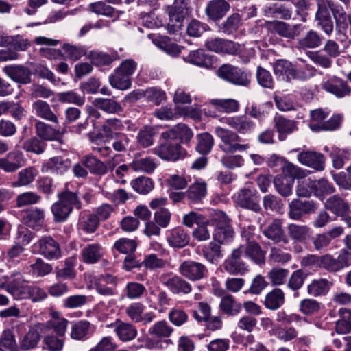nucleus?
<instances>
[{
	"instance_id": "1",
	"label": "nucleus",
	"mask_w": 351,
	"mask_h": 351,
	"mask_svg": "<svg viewBox=\"0 0 351 351\" xmlns=\"http://www.w3.org/2000/svg\"><path fill=\"white\" fill-rule=\"evenodd\" d=\"M58 201L53 203L51 207L55 222L62 223L65 221L73 208L81 209L82 203L77 194L66 190L58 195Z\"/></svg>"
},
{
	"instance_id": "2",
	"label": "nucleus",
	"mask_w": 351,
	"mask_h": 351,
	"mask_svg": "<svg viewBox=\"0 0 351 351\" xmlns=\"http://www.w3.org/2000/svg\"><path fill=\"white\" fill-rule=\"evenodd\" d=\"M210 221L215 227L213 235L215 242L225 245L233 239L234 232L231 221L224 212L219 210H213L210 213Z\"/></svg>"
},
{
	"instance_id": "3",
	"label": "nucleus",
	"mask_w": 351,
	"mask_h": 351,
	"mask_svg": "<svg viewBox=\"0 0 351 351\" xmlns=\"http://www.w3.org/2000/svg\"><path fill=\"white\" fill-rule=\"evenodd\" d=\"M137 63L132 59L123 60L114 73L109 77L111 86L120 90H126L131 86V77L135 72Z\"/></svg>"
},
{
	"instance_id": "4",
	"label": "nucleus",
	"mask_w": 351,
	"mask_h": 351,
	"mask_svg": "<svg viewBox=\"0 0 351 351\" xmlns=\"http://www.w3.org/2000/svg\"><path fill=\"white\" fill-rule=\"evenodd\" d=\"M167 13L169 22L167 30L169 34H178L184 26V20L189 14L188 3L186 0H174L172 5L168 6Z\"/></svg>"
},
{
	"instance_id": "5",
	"label": "nucleus",
	"mask_w": 351,
	"mask_h": 351,
	"mask_svg": "<svg viewBox=\"0 0 351 351\" xmlns=\"http://www.w3.org/2000/svg\"><path fill=\"white\" fill-rule=\"evenodd\" d=\"M215 134L221 140L220 149L226 153H234L243 152L250 147L249 144L240 143L242 141L239 134L230 130L221 127H217L215 130Z\"/></svg>"
},
{
	"instance_id": "6",
	"label": "nucleus",
	"mask_w": 351,
	"mask_h": 351,
	"mask_svg": "<svg viewBox=\"0 0 351 351\" xmlns=\"http://www.w3.org/2000/svg\"><path fill=\"white\" fill-rule=\"evenodd\" d=\"M163 141V143H161L153 149L154 154L161 159L176 162L186 156V150L182 147L180 143L173 141V139Z\"/></svg>"
},
{
	"instance_id": "7",
	"label": "nucleus",
	"mask_w": 351,
	"mask_h": 351,
	"mask_svg": "<svg viewBox=\"0 0 351 351\" xmlns=\"http://www.w3.org/2000/svg\"><path fill=\"white\" fill-rule=\"evenodd\" d=\"M1 288L5 289L16 299L29 298L30 286L25 285L26 280L19 271L13 272L10 276H3Z\"/></svg>"
},
{
	"instance_id": "8",
	"label": "nucleus",
	"mask_w": 351,
	"mask_h": 351,
	"mask_svg": "<svg viewBox=\"0 0 351 351\" xmlns=\"http://www.w3.org/2000/svg\"><path fill=\"white\" fill-rule=\"evenodd\" d=\"M351 264V253L343 249L337 258L329 254L319 256V267L330 273H336Z\"/></svg>"
},
{
	"instance_id": "9",
	"label": "nucleus",
	"mask_w": 351,
	"mask_h": 351,
	"mask_svg": "<svg viewBox=\"0 0 351 351\" xmlns=\"http://www.w3.org/2000/svg\"><path fill=\"white\" fill-rule=\"evenodd\" d=\"M217 75L230 83L247 86L250 84L249 75L238 66L224 64L217 71Z\"/></svg>"
},
{
	"instance_id": "10",
	"label": "nucleus",
	"mask_w": 351,
	"mask_h": 351,
	"mask_svg": "<svg viewBox=\"0 0 351 351\" xmlns=\"http://www.w3.org/2000/svg\"><path fill=\"white\" fill-rule=\"evenodd\" d=\"M235 203L243 209L258 213L262 208L260 204V196L256 190L250 188L241 189L236 195Z\"/></svg>"
},
{
	"instance_id": "11",
	"label": "nucleus",
	"mask_w": 351,
	"mask_h": 351,
	"mask_svg": "<svg viewBox=\"0 0 351 351\" xmlns=\"http://www.w3.org/2000/svg\"><path fill=\"white\" fill-rule=\"evenodd\" d=\"M243 255V247L232 250L231 254L223 263V269L230 275H243L248 270L245 263L241 260Z\"/></svg>"
},
{
	"instance_id": "12",
	"label": "nucleus",
	"mask_w": 351,
	"mask_h": 351,
	"mask_svg": "<svg viewBox=\"0 0 351 351\" xmlns=\"http://www.w3.org/2000/svg\"><path fill=\"white\" fill-rule=\"evenodd\" d=\"M179 271L183 277L192 281L203 279L208 274V269L204 264L191 260L182 263Z\"/></svg>"
},
{
	"instance_id": "13",
	"label": "nucleus",
	"mask_w": 351,
	"mask_h": 351,
	"mask_svg": "<svg viewBox=\"0 0 351 351\" xmlns=\"http://www.w3.org/2000/svg\"><path fill=\"white\" fill-rule=\"evenodd\" d=\"M283 219L275 218L271 219L263 229V234L274 243H287L288 239L283 228Z\"/></svg>"
},
{
	"instance_id": "14",
	"label": "nucleus",
	"mask_w": 351,
	"mask_h": 351,
	"mask_svg": "<svg viewBox=\"0 0 351 351\" xmlns=\"http://www.w3.org/2000/svg\"><path fill=\"white\" fill-rule=\"evenodd\" d=\"M316 204L313 200L293 199L289 204L288 215L293 220H300L304 215L315 212Z\"/></svg>"
},
{
	"instance_id": "15",
	"label": "nucleus",
	"mask_w": 351,
	"mask_h": 351,
	"mask_svg": "<svg viewBox=\"0 0 351 351\" xmlns=\"http://www.w3.org/2000/svg\"><path fill=\"white\" fill-rule=\"evenodd\" d=\"M322 88L338 98L349 95L351 88L346 81L336 76H332L322 83Z\"/></svg>"
},
{
	"instance_id": "16",
	"label": "nucleus",
	"mask_w": 351,
	"mask_h": 351,
	"mask_svg": "<svg viewBox=\"0 0 351 351\" xmlns=\"http://www.w3.org/2000/svg\"><path fill=\"white\" fill-rule=\"evenodd\" d=\"M272 27L275 33L289 40H294L306 29V27L302 24L298 23L291 25L282 21H274L272 23Z\"/></svg>"
},
{
	"instance_id": "17",
	"label": "nucleus",
	"mask_w": 351,
	"mask_h": 351,
	"mask_svg": "<svg viewBox=\"0 0 351 351\" xmlns=\"http://www.w3.org/2000/svg\"><path fill=\"white\" fill-rule=\"evenodd\" d=\"M230 10V5L226 0H210L205 8L208 19L213 22L219 21Z\"/></svg>"
},
{
	"instance_id": "18",
	"label": "nucleus",
	"mask_w": 351,
	"mask_h": 351,
	"mask_svg": "<svg viewBox=\"0 0 351 351\" xmlns=\"http://www.w3.org/2000/svg\"><path fill=\"white\" fill-rule=\"evenodd\" d=\"M193 136V133L190 128L184 123H178L172 128L161 133L162 140L179 139L180 143L188 144Z\"/></svg>"
},
{
	"instance_id": "19",
	"label": "nucleus",
	"mask_w": 351,
	"mask_h": 351,
	"mask_svg": "<svg viewBox=\"0 0 351 351\" xmlns=\"http://www.w3.org/2000/svg\"><path fill=\"white\" fill-rule=\"evenodd\" d=\"M206 47L216 53H224L235 55L239 51V45L236 43L223 38H215L208 40Z\"/></svg>"
},
{
	"instance_id": "20",
	"label": "nucleus",
	"mask_w": 351,
	"mask_h": 351,
	"mask_svg": "<svg viewBox=\"0 0 351 351\" xmlns=\"http://www.w3.org/2000/svg\"><path fill=\"white\" fill-rule=\"evenodd\" d=\"M298 160L300 163L313 169L321 171L325 168V157L319 152L313 151L302 152L298 155Z\"/></svg>"
},
{
	"instance_id": "21",
	"label": "nucleus",
	"mask_w": 351,
	"mask_h": 351,
	"mask_svg": "<svg viewBox=\"0 0 351 351\" xmlns=\"http://www.w3.org/2000/svg\"><path fill=\"white\" fill-rule=\"evenodd\" d=\"M39 252L47 259H58L61 256L58 243L51 237L41 238L38 242Z\"/></svg>"
},
{
	"instance_id": "22",
	"label": "nucleus",
	"mask_w": 351,
	"mask_h": 351,
	"mask_svg": "<svg viewBox=\"0 0 351 351\" xmlns=\"http://www.w3.org/2000/svg\"><path fill=\"white\" fill-rule=\"evenodd\" d=\"M3 72L17 83L27 84L31 82V71L23 65L6 66L3 68Z\"/></svg>"
},
{
	"instance_id": "23",
	"label": "nucleus",
	"mask_w": 351,
	"mask_h": 351,
	"mask_svg": "<svg viewBox=\"0 0 351 351\" xmlns=\"http://www.w3.org/2000/svg\"><path fill=\"white\" fill-rule=\"evenodd\" d=\"M23 163V154L19 151H12L5 157L0 158V169L12 173L20 169Z\"/></svg>"
},
{
	"instance_id": "24",
	"label": "nucleus",
	"mask_w": 351,
	"mask_h": 351,
	"mask_svg": "<svg viewBox=\"0 0 351 351\" xmlns=\"http://www.w3.org/2000/svg\"><path fill=\"white\" fill-rule=\"evenodd\" d=\"M36 133L43 141H58L62 143V133L60 130L54 129L50 125L43 121H36L35 123Z\"/></svg>"
},
{
	"instance_id": "25",
	"label": "nucleus",
	"mask_w": 351,
	"mask_h": 351,
	"mask_svg": "<svg viewBox=\"0 0 351 351\" xmlns=\"http://www.w3.org/2000/svg\"><path fill=\"white\" fill-rule=\"evenodd\" d=\"M81 255L84 263L95 264L102 258L104 248L99 243L88 244L82 248Z\"/></svg>"
},
{
	"instance_id": "26",
	"label": "nucleus",
	"mask_w": 351,
	"mask_h": 351,
	"mask_svg": "<svg viewBox=\"0 0 351 351\" xmlns=\"http://www.w3.org/2000/svg\"><path fill=\"white\" fill-rule=\"evenodd\" d=\"M265 14L267 16L280 19L282 20H290L292 18V8L284 3H275L265 9Z\"/></svg>"
},
{
	"instance_id": "27",
	"label": "nucleus",
	"mask_w": 351,
	"mask_h": 351,
	"mask_svg": "<svg viewBox=\"0 0 351 351\" xmlns=\"http://www.w3.org/2000/svg\"><path fill=\"white\" fill-rule=\"evenodd\" d=\"M323 37L316 31L311 29L298 40V47L300 49H315L322 45Z\"/></svg>"
},
{
	"instance_id": "28",
	"label": "nucleus",
	"mask_w": 351,
	"mask_h": 351,
	"mask_svg": "<svg viewBox=\"0 0 351 351\" xmlns=\"http://www.w3.org/2000/svg\"><path fill=\"white\" fill-rule=\"evenodd\" d=\"M226 123L240 134L249 133L254 127V123L245 116L228 118L226 120Z\"/></svg>"
},
{
	"instance_id": "29",
	"label": "nucleus",
	"mask_w": 351,
	"mask_h": 351,
	"mask_svg": "<svg viewBox=\"0 0 351 351\" xmlns=\"http://www.w3.org/2000/svg\"><path fill=\"white\" fill-rule=\"evenodd\" d=\"M165 285L175 294H189L192 291L191 284L186 280L178 276L169 278Z\"/></svg>"
},
{
	"instance_id": "30",
	"label": "nucleus",
	"mask_w": 351,
	"mask_h": 351,
	"mask_svg": "<svg viewBox=\"0 0 351 351\" xmlns=\"http://www.w3.org/2000/svg\"><path fill=\"white\" fill-rule=\"evenodd\" d=\"M242 25V17L239 13H232L219 25V31L225 35L235 33Z\"/></svg>"
},
{
	"instance_id": "31",
	"label": "nucleus",
	"mask_w": 351,
	"mask_h": 351,
	"mask_svg": "<svg viewBox=\"0 0 351 351\" xmlns=\"http://www.w3.org/2000/svg\"><path fill=\"white\" fill-rule=\"evenodd\" d=\"M274 126L278 132L280 141H284L288 134L297 129L295 121L287 119L282 116L275 118Z\"/></svg>"
},
{
	"instance_id": "32",
	"label": "nucleus",
	"mask_w": 351,
	"mask_h": 351,
	"mask_svg": "<svg viewBox=\"0 0 351 351\" xmlns=\"http://www.w3.org/2000/svg\"><path fill=\"white\" fill-rule=\"evenodd\" d=\"M189 234L182 228H177L168 231L167 241L173 247H183L189 243Z\"/></svg>"
},
{
	"instance_id": "33",
	"label": "nucleus",
	"mask_w": 351,
	"mask_h": 351,
	"mask_svg": "<svg viewBox=\"0 0 351 351\" xmlns=\"http://www.w3.org/2000/svg\"><path fill=\"white\" fill-rule=\"evenodd\" d=\"M45 211L40 208H32L27 211L25 223L34 230H40L45 222Z\"/></svg>"
},
{
	"instance_id": "34",
	"label": "nucleus",
	"mask_w": 351,
	"mask_h": 351,
	"mask_svg": "<svg viewBox=\"0 0 351 351\" xmlns=\"http://www.w3.org/2000/svg\"><path fill=\"white\" fill-rule=\"evenodd\" d=\"M93 104L96 108L108 114H117L123 110L121 104L114 98H96Z\"/></svg>"
},
{
	"instance_id": "35",
	"label": "nucleus",
	"mask_w": 351,
	"mask_h": 351,
	"mask_svg": "<svg viewBox=\"0 0 351 351\" xmlns=\"http://www.w3.org/2000/svg\"><path fill=\"white\" fill-rule=\"evenodd\" d=\"M221 245L214 240L205 245L202 247L203 256L210 263L217 264L219 260L223 257Z\"/></svg>"
},
{
	"instance_id": "36",
	"label": "nucleus",
	"mask_w": 351,
	"mask_h": 351,
	"mask_svg": "<svg viewBox=\"0 0 351 351\" xmlns=\"http://www.w3.org/2000/svg\"><path fill=\"white\" fill-rule=\"evenodd\" d=\"M36 114L41 119L51 123H58V117L53 113L49 104L42 100H38L32 105Z\"/></svg>"
},
{
	"instance_id": "37",
	"label": "nucleus",
	"mask_w": 351,
	"mask_h": 351,
	"mask_svg": "<svg viewBox=\"0 0 351 351\" xmlns=\"http://www.w3.org/2000/svg\"><path fill=\"white\" fill-rule=\"evenodd\" d=\"M115 332L123 341H128L134 339L137 335V330L132 324L117 320L115 323Z\"/></svg>"
},
{
	"instance_id": "38",
	"label": "nucleus",
	"mask_w": 351,
	"mask_h": 351,
	"mask_svg": "<svg viewBox=\"0 0 351 351\" xmlns=\"http://www.w3.org/2000/svg\"><path fill=\"white\" fill-rule=\"evenodd\" d=\"M284 302V292L279 288H275L265 295L264 304L267 308L274 311L278 309Z\"/></svg>"
},
{
	"instance_id": "39",
	"label": "nucleus",
	"mask_w": 351,
	"mask_h": 351,
	"mask_svg": "<svg viewBox=\"0 0 351 351\" xmlns=\"http://www.w3.org/2000/svg\"><path fill=\"white\" fill-rule=\"evenodd\" d=\"M324 206L326 209L336 215L349 211L348 204L339 195H334L328 198L324 203Z\"/></svg>"
},
{
	"instance_id": "40",
	"label": "nucleus",
	"mask_w": 351,
	"mask_h": 351,
	"mask_svg": "<svg viewBox=\"0 0 351 351\" xmlns=\"http://www.w3.org/2000/svg\"><path fill=\"white\" fill-rule=\"evenodd\" d=\"M83 164L86 169L94 175L104 176L106 174L105 163L93 155H86L82 157Z\"/></svg>"
},
{
	"instance_id": "41",
	"label": "nucleus",
	"mask_w": 351,
	"mask_h": 351,
	"mask_svg": "<svg viewBox=\"0 0 351 351\" xmlns=\"http://www.w3.org/2000/svg\"><path fill=\"white\" fill-rule=\"evenodd\" d=\"M185 60L191 64L205 68H208L213 64L211 56L206 54L203 49L191 51Z\"/></svg>"
},
{
	"instance_id": "42",
	"label": "nucleus",
	"mask_w": 351,
	"mask_h": 351,
	"mask_svg": "<svg viewBox=\"0 0 351 351\" xmlns=\"http://www.w3.org/2000/svg\"><path fill=\"white\" fill-rule=\"evenodd\" d=\"M173 328L165 320L156 322L148 330V335L153 338L162 339L169 337L173 332Z\"/></svg>"
},
{
	"instance_id": "43",
	"label": "nucleus",
	"mask_w": 351,
	"mask_h": 351,
	"mask_svg": "<svg viewBox=\"0 0 351 351\" xmlns=\"http://www.w3.org/2000/svg\"><path fill=\"white\" fill-rule=\"evenodd\" d=\"M93 331V326L88 321L80 320L73 324L71 337L74 339L84 340Z\"/></svg>"
},
{
	"instance_id": "44",
	"label": "nucleus",
	"mask_w": 351,
	"mask_h": 351,
	"mask_svg": "<svg viewBox=\"0 0 351 351\" xmlns=\"http://www.w3.org/2000/svg\"><path fill=\"white\" fill-rule=\"evenodd\" d=\"M339 319L336 322L335 330L339 334L351 331V310L341 308L339 310Z\"/></svg>"
},
{
	"instance_id": "45",
	"label": "nucleus",
	"mask_w": 351,
	"mask_h": 351,
	"mask_svg": "<svg viewBox=\"0 0 351 351\" xmlns=\"http://www.w3.org/2000/svg\"><path fill=\"white\" fill-rule=\"evenodd\" d=\"M219 308L221 311L228 315L234 316L240 313L242 305L232 295H226L221 298Z\"/></svg>"
},
{
	"instance_id": "46",
	"label": "nucleus",
	"mask_w": 351,
	"mask_h": 351,
	"mask_svg": "<svg viewBox=\"0 0 351 351\" xmlns=\"http://www.w3.org/2000/svg\"><path fill=\"white\" fill-rule=\"evenodd\" d=\"M243 247V254L250 258L256 263H262L265 261L264 252L261 250L259 244L255 241H249L245 246Z\"/></svg>"
},
{
	"instance_id": "47",
	"label": "nucleus",
	"mask_w": 351,
	"mask_h": 351,
	"mask_svg": "<svg viewBox=\"0 0 351 351\" xmlns=\"http://www.w3.org/2000/svg\"><path fill=\"white\" fill-rule=\"evenodd\" d=\"M71 165V162L69 159L62 156H56L49 160L46 163V167L51 173L62 174L69 169Z\"/></svg>"
},
{
	"instance_id": "48",
	"label": "nucleus",
	"mask_w": 351,
	"mask_h": 351,
	"mask_svg": "<svg viewBox=\"0 0 351 351\" xmlns=\"http://www.w3.org/2000/svg\"><path fill=\"white\" fill-rule=\"evenodd\" d=\"M206 193V184L204 182H197L189 186L186 191V197L191 202L197 203L205 197Z\"/></svg>"
},
{
	"instance_id": "49",
	"label": "nucleus",
	"mask_w": 351,
	"mask_h": 351,
	"mask_svg": "<svg viewBox=\"0 0 351 351\" xmlns=\"http://www.w3.org/2000/svg\"><path fill=\"white\" fill-rule=\"evenodd\" d=\"M40 339V334L36 328H31L21 338L20 348L23 350H29L36 348Z\"/></svg>"
},
{
	"instance_id": "50",
	"label": "nucleus",
	"mask_w": 351,
	"mask_h": 351,
	"mask_svg": "<svg viewBox=\"0 0 351 351\" xmlns=\"http://www.w3.org/2000/svg\"><path fill=\"white\" fill-rule=\"evenodd\" d=\"M295 66L286 60H278L274 65V72L278 77H282L287 82L291 81V77Z\"/></svg>"
},
{
	"instance_id": "51",
	"label": "nucleus",
	"mask_w": 351,
	"mask_h": 351,
	"mask_svg": "<svg viewBox=\"0 0 351 351\" xmlns=\"http://www.w3.org/2000/svg\"><path fill=\"white\" fill-rule=\"evenodd\" d=\"M294 180L292 178L278 176L274 179V186L278 193L287 197L292 194Z\"/></svg>"
},
{
	"instance_id": "52",
	"label": "nucleus",
	"mask_w": 351,
	"mask_h": 351,
	"mask_svg": "<svg viewBox=\"0 0 351 351\" xmlns=\"http://www.w3.org/2000/svg\"><path fill=\"white\" fill-rule=\"evenodd\" d=\"M288 232L292 240L303 242L310 236V228L306 225L291 223L288 226Z\"/></svg>"
},
{
	"instance_id": "53",
	"label": "nucleus",
	"mask_w": 351,
	"mask_h": 351,
	"mask_svg": "<svg viewBox=\"0 0 351 351\" xmlns=\"http://www.w3.org/2000/svg\"><path fill=\"white\" fill-rule=\"evenodd\" d=\"M317 10L315 13L316 17L329 16L331 11L332 16L336 13L337 10L341 6L340 4L335 3L332 0H316Z\"/></svg>"
},
{
	"instance_id": "54",
	"label": "nucleus",
	"mask_w": 351,
	"mask_h": 351,
	"mask_svg": "<svg viewBox=\"0 0 351 351\" xmlns=\"http://www.w3.org/2000/svg\"><path fill=\"white\" fill-rule=\"evenodd\" d=\"M210 102L217 110L226 113L237 112L239 106V102L233 99H214Z\"/></svg>"
},
{
	"instance_id": "55",
	"label": "nucleus",
	"mask_w": 351,
	"mask_h": 351,
	"mask_svg": "<svg viewBox=\"0 0 351 351\" xmlns=\"http://www.w3.org/2000/svg\"><path fill=\"white\" fill-rule=\"evenodd\" d=\"M330 287V282L324 278L313 280L307 287V291L310 295L319 296L326 295Z\"/></svg>"
},
{
	"instance_id": "56",
	"label": "nucleus",
	"mask_w": 351,
	"mask_h": 351,
	"mask_svg": "<svg viewBox=\"0 0 351 351\" xmlns=\"http://www.w3.org/2000/svg\"><path fill=\"white\" fill-rule=\"evenodd\" d=\"M197 143L195 149L203 155H206L210 152L214 145L213 136L208 132L199 134L197 136Z\"/></svg>"
},
{
	"instance_id": "57",
	"label": "nucleus",
	"mask_w": 351,
	"mask_h": 351,
	"mask_svg": "<svg viewBox=\"0 0 351 351\" xmlns=\"http://www.w3.org/2000/svg\"><path fill=\"white\" fill-rule=\"evenodd\" d=\"M46 143L41 138L37 136L31 137L25 141L22 148L27 152L36 154H40L44 152Z\"/></svg>"
},
{
	"instance_id": "58",
	"label": "nucleus",
	"mask_w": 351,
	"mask_h": 351,
	"mask_svg": "<svg viewBox=\"0 0 351 351\" xmlns=\"http://www.w3.org/2000/svg\"><path fill=\"white\" fill-rule=\"evenodd\" d=\"M134 191L140 194H147L154 189V182L151 178L140 176L131 182Z\"/></svg>"
},
{
	"instance_id": "59",
	"label": "nucleus",
	"mask_w": 351,
	"mask_h": 351,
	"mask_svg": "<svg viewBox=\"0 0 351 351\" xmlns=\"http://www.w3.org/2000/svg\"><path fill=\"white\" fill-rule=\"evenodd\" d=\"M74 266V261L71 258L66 259L63 267H56V278L61 280H73L76 276Z\"/></svg>"
},
{
	"instance_id": "60",
	"label": "nucleus",
	"mask_w": 351,
	"mask_h": 351,
	"mask_svg": "<svg viewBox=\"0 0 351 351\" xmlns=\"http://www.w3.org/2000/svg\"><path fill=\"white\" fill-rule=\"evenodd\" d=\"M168 319L176 326H181L187 322L188 314L180 307L173 308L168 314Z\"/></svg>"
},
{
	"instance_id": "61",
	"label": "nucleus",
	"mask_w": 351,
	"mask_h": 351,
	"mask_svg": "<svg viewBox=\"0 0 351 351\" xmlns=\"http://www.w3.org/2000/svg\"><path fill=\"white\" fill-rule=\"evenodd\" d=\"M299 308L302 314L313 315L319 311L321 303L313 299L306 298L300 301Z\"/></svg>"
},
{
	"instance_id": "62",
	"label": "nucleus",
	"mask_w": 351,
	"mask_h": 351,
	"mask_svg": "<svg viewBox=\"0 0 351 351\" xmlns=\"http://www.w3.org/2000/svg\"><path fill=\"white\" fill-rule=\"evenodd\" d=\"M307 276V273L302 269L293 271L288 280L287 287L292 291L299 290L303 286Z\"/></svg>"
},
{
	"instance_id": "63",
	"label": "nucleus",
	"mask_w": 351,
	"mask_h": 351,
	"mask_svg": "<svg viewBox=\"0 0 351 351\" xmlns=\"http://www.w3.org/2000/svg\"><path fill=\"white\" fill-rule=\"evenodd\" d=\"M88 58L96 66H108L116 59L114 56H110L102 51H91Z\"/></svg>"
},
{
	"instance_id": "64",
	"label": "nucleus",
	"mask_w": 351,
	"mask_h": 351,
	"mask_svg": "<svg viewBox=\"0 0 351 351\" xmlns=\"http://www.w3.org/2000/svg\"><path fill=\"white\" fill-rule=\"evenodd\" d=\"M36 176V170L34 168L24 169L18 173V180L12 183V186L14 187L27 186L34 180Z\"/></svg>"
}]
</instances>
